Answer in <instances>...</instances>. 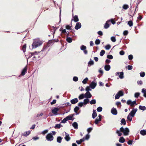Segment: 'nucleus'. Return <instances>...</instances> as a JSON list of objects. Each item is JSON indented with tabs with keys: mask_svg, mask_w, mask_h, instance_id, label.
<instances>
[{
	"mask_svg": "<svg viewBox=\"0 0 146 146\" xmlns=\"http://www.w3.org/2000/svg\"><path fill=\"white\" fill-rule=\"evenodd\" d=\"M121 132H122L124 136H127L129 135V130L128 127L124 128L123 127H121L119 129L116 131V133L119 136L121 137L122 135Z\"/></svg>",
	"mask_w": 146,
	"mask_h": 146,
	"instance_id": "obj_1",
	"label": "nucleus"
},
{
	"mask_svg": "<svg viewBox=\"0 0 146 146\" xmlns=\"http://www.w3.org/2000/svg\"><path fill=\"white\" fill-rule=\"evenodd\" d=\"M42 44V42L41 41L38 40H34L32 44V47L33 48H36L41 45Z\"/></svg>",
	"mask_w": 146,
	"mask_h": 146,
	"instance_id": "obj_2",
	"label": "nucleus"
},
{
	"mask_svg": "<svg viewBox=\"0 0 146 146\" xmlns=\"http://www.w3.org/2000/svg\"><path fill=\"white\" fill-rule=\"evenodd\" d=\"M52 133H48V134L46 137V140L48 141H51L53 140L54 139V137L52 135Z\"/></svg>",
	"mask_w": 146,
	"mask_h": 146,
	"instance_id": "obj_3",
	"label": "nucleus"
},
{
	"mask_svg": "<svg viewBox=\"0 0 146 146\" xmlns=\"http://www.w3.org/2000/svg\"><path fill=\"white\" fill-rule=\"evenodd\" d=\"M127 104L128 105H130L131 107H133L134 105H137L135 100L132 102L130 100H128L127 101Z\"/></svg>",
	"mask_w": 146,
	"mask_h": 146,
	"instance_id": "obj_4",
	"label": "nucleus"
},
{
	"mask_svg": "<svg viewBox=\"0 0 146 146\" xmlns=\"http://www.w3.org/2000/svg\"><path fill=\"white\" fill-rule=\"evenodd\" d=\"M137 110V108H133L132 109V110L129 113V115H130V116H131L132 117H133Z\"/></svg>",
	"mask_w": 146,
	"mask_h": 146,
	"instance_id": "obj_5",
	"label": "nucleus"
},
{
	"mask_svg": "<svg viewBox=\"0 0 146 146\" xmlns=\"http://www.w3.org/2000/svg\"><path fill=\"white\" fill-rule=\"evenodd\" d=\"M59 109L57 107L54 108L53 109L51 110V111L54 115H57V112L59 111Z\"/></svg>",
	"mask_w": 146,
	"mask_h": 146,
	"instance_id": "obj_6",
	"label": "nucleus"
},
{
	"mask_svg": "<svg viewBox=\"0 0 146 146\" xmlns=\"http://www.w3.org/2000/svg\"><path fill=\"white\" fill-rule=\"evenodd\" d=\"M97 85L96 82L94 81H92L91 84H90V87L92 89L95 88Z\"/></svg>",
	"mask_w": 146,
	"mask_h": 146,
	"instance_id": "obj_7",
	"label": "nucleus"
},
{
	"mask_svg": "<svg viewBox=\"0 0 146 146\" xmlns=\"http://www.w3.org/2000/svg\"><path fill=\"white\" fill-rule=\"evenodd\" d=\"M81 23L79 22H78L76 23L74 28L76 30H78L81 28Z\"/></svg>",
	"mask_w": 146,
	"mask_h": 146,
	"instance_id": "obj_8",
	"label": "nucleus"
},
{
	"mask_svg": "<svg viewBox=\"0 0 146 146\" xmlns=\"http://www.w3.org/2000/svg\"><path fill=\"white\" fill-rule=\"evenodd\" d=\"M84 95L85 98L88 99L91 98L92 96V95L90 92H86Z\"/></svg>",
	"mask_w": 146,
	"mask_h": 146,
	"instance_id": "obj_9",
	"label": "nucleus"
},
{
	"mask_svg": "<svg viewBox=\"0 0 146 146\" xmlns=\"http://www.w3.org/2000/svg\"><path fill=\"white\" fill-rule=\"evenodd\" d=\"M65 137H64L65 139L67 141H70V137L69 136V135L66 132H65Z\"/></svg>",
	"mask_w": 146,
	"mask_h": 146,
	"instance_id": "obj_10",
	"label": "nucleus"
},
{
	"mask_svg": "<svg viewBox=\"0 0 146 146\" xmlns=\"http://www.w3.org/2000/svg\"><path fill=\"white\" fill-rule=\"evenodd\" d=\"M78 102V99L77 98H76L72 99L70 100V102L72 104H74Z\"/></svg>",
	"mask_w": 146,
	"mask_h": 146,
	"instance_id": "obj_11",
	"label": "nucleus"
},
{
	"mask_svg": "<svg viewBox=\"0 0 146 146\" xmlns=\"http://www.w3.org/2000/svg\"><path fill=\"white\" fill-rule=\"evenodd\" d=\"M111 113L113 115H116L117 114V111L116 109L113 108L111 110Z\"/></svg>",
	"mask_w": 146,
	"mask_h": 146,
	"instance_id": "obj_12",
	"label": "nucleus"
},
{
	"mask_svg": "<svg viewBox=\"0 0 146 146\" xmlns=\"http://www.w3.org/2000/svg\"><path fill=\"white\" fill-rule=\"evenodd\" d=\"M110 26V24L109 23V21H108V20L105 23L104 26V28L105 29H107L109 28Z\"/></svg>",
	"mask_w": 146,
	"mask_h": 146,
	"instance_id": "obj_13",
	"label": "nucleus"
},
{
	"mask_svg": "<svg viewBox=\"0 0 146 146\" xmlns=\"http://www.w3.org/2000/svg\"><path fill=\"white\" fill-rule=\"evenodd\" d=\"M27 70V66L25 67L22 70L21 74L22 76H24L25 75V72H26Z\"/></svg>",
	"mask_w": 146,
	"mask_h": 146,
	"instance_id": "obj_14",
	"label": "nucleus"
},
{
	"mask_svg": "<svg viewBox=\"0 0 146 146\" xmlns=\"http://www.w3.org/2000/svg\"><path fill=\"white\" fill-rule=\"evenodd\" d=\"M97 116L96 110H93V113L92 115V117L93 119L95 118Z\"/></svg>",
	"mask_w": 146,
	"mask_h": 146,
	"instance_id": "obj_15",
	"label": "nucleus"
},
{
	"mask_svg": "<svg viewBox=\"0 0 146 146\" xmlns=\"http://www.w3.org/2000/svg\"><path fill=\"white\" fill-rule=\"evenodd\" d=\"M111 68L110 66L109 65H106L104 66V68L106 71H108Z\"/></svg>",
	"mask_w": 146,
	"mask_h": 146,
	"instance_id": "obj_16",
	"label": "nucleus"
},
{
	"mask_svg": "<svg viewBox=\"0 0 146 146\" xmlns=\"http://www.w3.org/2000/svg\"><path fill=\"white\" fill-rule=\"evenodd\" d=\"M72 125L74 129H78V124L76 122H74L72 124Z\"/></svg>",
	"mask_w": 146,
	"mask_h": 146,
	"instance_id": "obj_17",
	"label": "nucleus"
},
{
	"mask_svg": "<svg viewBox=\"0 0 146 146\" xmlns=\"http://www.w3.org/2000/svg\"><path fill=\"white\" fill-rule=\"evenodd\" d=\"M125 141V139L123 137H121L119 139V142L121 143H123Z\"/></svg>",
	"mask_w": 146,
	"mask_h": 146,
	"instance_id": "obj_18",
	"label": "nucleus"
},
{
	"mask_svg": "<svg viewBox=\"0 0 146 146\" xmlns=\"http://www.w3.org/2000/svg\"><path fill=\"white\" fill-rule=\"evenodd\" d=\"M90 100L89 99L86 98L84 100L83 102L84 105H86L89 102Z\"/></svg>",
	"mask_w": 146,
	"mask_h": 146,
	"instance_id": "obj_19",
	"label": "nucleus"
},
{
	"mask_svg": "<svg viewBox=\"0 0 146 146\" xmlns=\"http://www.w3.org/2000/svg\"><path fill=\"white\" fill-rule=\"evenodd\" d=\"M140 133L142 135H146V131L144 129L140 131Z\"/></svg>",
	"mask_w": 146,
	"mask_h": 146,
	"instance_id": "obj_20",
	"label": "nucleus"
},
{
	"mask_svg": "<svg viewBox=\"0 0 146 146\" xmlns=\"http://www.w3.org/2000/svg\"><path fill=\"white\" fill-rule=\"evenodd\" d=\"M79 110V108L78 107L76 106L75 107L74 109V112L76 113V115H78V113H77V111Z\"/></svg>",
	"mask_w": 146,
	"mask_h": 146,
	"instance_id": "obj_21",
	"label": "nucleus"
},
{
	"mask_svg": "<svg viewBox=\"0 0 146 146\" xmlns=\"http://www.w3.org/2000/svg\"><path fill=\"white\" fill-rule=\"evenodd\" d=\"M139 109L145 111L146 110V107L144 106L140 105L139 107Z\"/></svg>",
	"mask_w": 146,
	"mask_h": 146,
	"instance_id": "obj_22",
	"label": "nucleus"
},
{
	"mask_svg": "<svg viewBox=\"0 0 146 146\" xmlns=\"http://www.w3.org/2000/svg\"><path fill=\"white\" fill-rule=\"evenodd\" d=\"M62 138L60 136H58L57 138V142L58 143H60L61 142L62 140Z\"/></svg>",
	"mask_w": 146,
	"mask_h": 146,
	"instance_id": "obj_23",
	"label": "nucleus"
},
{
	"mask_svg": "<svg viewBox=\"0 0 146 146\" xmlns=\"http://www.w3.org/2000/svg\"><path fill=\"white\" fill-rule=\"evenodd\" d=\"M94 63V62L93 60H92L91 59H90V61L88 62V66H90L91 65H93Z\"/></svg>",
	"mask_w": 146,
	"mask_h": 146,
	"instance_id": "obj_24",
	"label": "nucleus"
},
{
	"mask_svg": "<svg viewBox=\"0 0 146 146\" xmlns=\"http://www.w3.org/2000/svg\"><path fill=\"white\" fill-rule=\"evenodd\" d=\"M120 74L119 75V77L121 79H123L124 77V76H123L124 73L123 72H119Z\"/></svg>",
	"mask_w": 146,
	"mask_h": 146,
	"instance_id": "obj_25",
	"label": "nucleus"
},
{
	"mask_svg": "<svg viewBox=\"0 0 146 146\" xmlns=\"http://www.w3.org/2000/svg\"><path fill=\"white\" fill-rule=\"evenodd\" d=\"M74 21L75 22H76L79 21V19L77 15H75L73 17Z\"/></svg>",
	"mask_w": 146,
	"mask_h": 146,
	"instance_id": "obj_26",
	"label": "nucleus"
},
{
	"mask_svg": "<svg viewBox=\"0 0 146 146\" xmlns=\"http://www.w3.org/2000/svg\"><path fill=\"white\" fill-rule=\"evenodd\" d=\"M85 98L84 94H82L78 96V98L80 100L82 99Z\"/></svg>",
	"mask_w": 146,
	"mask_h": 146,
	"instance_id": "obj_27",
	"label": "nucleus"
},
{
	"mask_svg": "<svg viewBox=\"0 0 146 146\" xmlns=\"http://www.w3.org/2000/svg\"><path fill=\"white\" fill-rule=\"evenodd\" d=\"M66 40L69 43H71L72 41V38L69 37H66Z\"/></svg>",
	"mask_w": 146,
	"mask_h": 146,
	"instance_id": "obj_28",
	"label": "nucleus"
},
{
	"mask_svg": "<svg viewBox=\"0 0 146 146\" xmlns=\"http://www.w3.org/2000/svg\"><path fill=\"white\" fill-rule=\"evenodd\" d=\"M90 103L91 105L95 104L96 103V100L95 99H92L90 102Z\"/></svg>",
	"mask_w": 146,
	"mask_h": 146,
	"instance_id": "obj_29",
	"label": "nucleus"
},
{
	"mask_svg": "<svg viewBox=\"0 0 146 146\" xmlns=\"http://www.w3.org/2000/svg\"><path fill=\"white\" fill-rule=\"evenodd\" d=\"M40 52L35 51L34 52H31L30 54H31V56L34 55H37Z\"/></svg>",
	"mask_w": 146,
	"mask_h": 146,
	"instance_id": "obj_30",
	"label": "nucleus"
},
{
	"mask_svg": "<svg viewBox=\"0 0 146 146\" xmlns=\"http://www.w3.org/2000/svg\"><path fill=\"white\" fill-rule=\"evenodd\" d=\"M121 124H123L124 125H125L126 124V122L125 120V119L124 118H122L121 121Z\"/></svg>",
	"mask_w": 146,
	"mask_h": 146,
	"instance_id": "obj_31",
	"label": "nucleus"
},
{
	"mask_svg": "<svg viewBox=\"0 0 146 146\" xmlns=\"http://www.w3.org/2000/svg\"><path fill=\"white\" fill-rule=\"evenodd\" d=\"M119 93H118V92H117V94L115 96V99L116 100V99H118L119 98L120 96H123V94L121 95H119Z\"/></svg>",
	"mask_w": 146,
	"mask_h": 146,
	"instance_id": "obj_32",
	"label": "nucleus"
},
{
	"mask_svg": "<svg viewBox=\"0 0 146 146\" xmlns=\"http://www.w3.org/2000/svg\"><path fill=\"white\" fill-rule=\"evenodd\" d=\"M101 121L100 119L98 118V117L96 118L95 120V123L96 124H97L100 121Z\"/></svg>",
	"mask_w": 146,
	"mask_h": 146,
	"instance_id": "obj_33",
	"label": "nucleus"
},
{
	"mask_svg": "<svg viewBox=\"0 0 146 146\" xmlns=\"http://www.w3.org/2000/svg\"><path fill=\"white\" fill-rule=\"evenodd\" d=\"M26 44H25L23 45L22 48V50L24 53H25L26 51Z\"/></svg>",
	"mask_w": 146,
	"mask_h": 146,
	"instance_id": "obj_34",
	"label": "nucleus"
},
{
	"mask_svg": "<svg viewBox=\"0 0 146 146\" xmlns=\"http://www.w3.org/2000/svg\"><path fill=\"white\" fill-rule=\"evenodd\" d=\"M88 78L86 77L82 81V83L85 84L87 83V82L88 80Z\"/></svg>",
	"mask_w": 146,
	"mask_h": 146,
	"instance_id": "obj_35",
	"label": "nucleus"
},
{
	"mask_svg": "<svg viewBox=\"0 0 146 146\" xmlns=\"http://www.w3.org/2000/svg\"><path fill=\"white\" fill-rule=\"evenodd\" d=\"M105 53V51L104 50H102L100 53V55L102 56H103Z\"/></svg>",
	"mask_w": 146,
	"mask_h": 146,
	"instance_id": "obj_36",
	"label": "nucleus"
},
{
	"mask_svg": "<svg viewBox=\"0 0 146 146\" xmlns=\"http://www.w3.org/2000/svg\"><path fill=\"white\" fill-rule=\"evenodd\" d=\"M102 108L100 106L98 107L97 109V110L98 112H100L102 111Z\"/></svg>",
	"mask_w": 146,
	"mask_h": 146,
	"instance_id": "obj_37",
	"label": "nucleus"
},
{
	"mask_svg": "<svg viewBox=\"0 0 146 146\" xmlns=\"http://www.w3.org/2000/svg\"><path fill=\"white\" fill-rule=\"evenodd\" d=\"M30 133V131H26L23 134V135L24 136L27 137L28 135H29V134Z\"/></svg>",
	"mask_w": 146,
	"mask_h": 146,
	"instance_id": "obj_38",
	"label": "nucleus"
},
{
	"mask_svg": "<svg viewBox=\"0 0 146 146\" xmlns=\"http://www.w3.org/2000/svg\"><path fill=\"white\" fill-rule=\"evenodd\" d=\"M127 24L129 26V27H131L133 25V23L132 21H129L128 22Z\"/></svg>",
	"mask_w": 146,
	"mask_h": 146,
	"instance_id": "obj_39",
	"label": "nucleus"
},
{
	"mask_svg": "<svg viewBox=\"0 0 146 146\" xmlns=\"http://www.w3.org/2000/svg\"><path fill=\"white\" fill-rule=\"evenodd\" d=\"M100 42V41L99 39H97L95 41V44L97 45L99 44Z\"/></svg>",
	"mask_w": 146,
	"mask_h": 146,
	"instance_id": "obj_40",
	"label": "nucleus"
},
{
	"mask_svg": "<svg viewBox=\"0 0 146 146\" xmlns=\"http://www.w3.org/2000/svg\"><path fill=\"white\" fill-rule=\"evenodd\" d=\"M86 48V46L82 45L80 47V49L82 50H85Z\"/></svg>",
	"mask_w": 146,
	"mask_h": 146,
	"instance_id": "obj_41",
	"label": "nucleus"
},
{
	"mask_svg": "<svg viewBox=\"0 0 146 146\" xmlns=\"http://www.w3.org/2000/svg\"><path fill=\"white\" fill-rule=\"evenodd\" d=\"M129 7V6L128 5L126 4H124L123 5V8L125 10L127 9Z\"/></svg>",
	"mask_w": 146,
	"mask_h": 146,
	"instance_id": "obj_42",
	"label": "nucleus"
},
{
	"mask_svg": "<svg viewBox=\"0 0 146 146\" xmlns=\"http://www.w3.org/2000/svg\"><path fill=\"white\" fill-rule=\"evenodd\" d=\"M111 45L109 44H108L106 45L105 46V48L106 50H109L110 49V48H111Z\"/></svg>",
	"mask_w": 146,
	"mask_h": 146,
	"instance_id": "obj_43",
	"label": "nucleus"
},
{
	"mask_svg": "<svg viewBox=\"0 0 146 146\" xmlns=\"http://www.w3.org/2000/svg\"><path fill=\"white\" fill-rule=\"evenodd\" d=\"M131 117H132L130 115H129V114L127 117V119L130 121H132V118Z\"/></svg>",
	"mask_w": 146,
	"mask_h": 146,
	"instance_id": "obj_44",
	"label": "nucleus"
},
{
	"mask_svg": "<svg viewBox=\"0 0 146 146\" xmlns=\"http://www.w3.org/2000/svg\"><path fill=\"white\" fill-rule=\"evenodd\" d=\"M108 21L111 22L112 24L114 25L115 23V22L113 20V19H111L108 20Z\"/></svg>",
	"mask_w": 146,
	"mask_h": 146,
	"instance_id": "obj_45",
	"label": "nucleus"
},
{
	"mask_svg": "<svg viewBox=\"0 0 146 146\" xmlns=\"http://www.w3.org/2000/svg\"><path fill=\"white\" fill-rule=\"evenodd\" d=\"M140 94V93L139 92H136L135 94L134 97L135 98H137L139 97Z\"/></svg>",
	"mask_w": 146,
	"mask_h": 146,
	"instance_id": "obj_46",
	"label": "nucleus"
},
{
	"mask_svg": "<svg viewBox=\"0 0 146 146\" xmlns=\"http://www.w3.org/2000/svg\"><path fill=\"white\" fill-rule=\"evenodd\" d=\"M111 40L113 42H115L116 41V39L115 36H112L111 38Z\"/></svg>",
	"mask_w": 146,
	"mask_h": 146,
	"instance_id": "obj_47",
	"label": "nucleus"
},
{
	"mask_svg": "<svg viewBox=\"0 0 146 146\" xmlns=\"http://www.w3.org/2000/svg\"><path fill=\"white\" fill-rule=\"evenodd\" d=\"M66 117L67 121L69 120H72V117L71 116V115H68Z\"/></svg>",
	"mask_w": 146,
	"mask_h": 146,
	"instance_id": "obj_48",
	"label": "nucleus"
},
{
	"mask_svg": "<svg viewBox=\"0 0 146 146\" xmlns=\"http://www.w3.org/2000/svg\"><path fill=\"white\" fill-rule=\"evenodd\" d=\"M90 88V86H87L86 87L85 90L87 92H89V91L91 90V89Z\"/></svg>",
	"mask_w": 146,
	"mask_h": 146,
	"instance_id": "obj_49",
	"label": "nucleus"
},
{
	"mask_svg": "<svg viewBox=\"0 0 146 146\" xmlns=\"http://www.w3.org/2000/svg\"><path fill=\"white\" fill-rule=\"evenodd\" d=\"M84 105L83 102H81L78 103V106L80 107H82Z\"/></svg>",
	"mask_w": 146,
	"mask_h": 146,
	"instance_id": "obj_50",
	"label": "nucleus"
},
{
	"mask_svg": "<svg viewBox=\"0 0 146 146\" xmlns=\"http://www.w3.org/2000/svg\"><path fill=\"white\" fill-rule=\"evenodd\" d=\"M107 58L110 59H112L113 58V56L111 55H108L107 56Z\"/></svg>",
	"mask_w": 146,
	"mask_h": 146,
	"instance_id": "obj_51",
	"label": "nucleus"
},
{
	"mask_svg": "<svg viewBox=\"0 0 146 146\" xmlns=\"http://www.w3.org/2000/svg\"><path fill=\"white\" fill-rule=\"evenodd\" d=\"M67 121L66 117L64 118L62 120L60 123H65Z\"/></svg>",
	"mask_w": 146,
	"mask_h": 146,
	"instance_id": "obj_52",
	"label": "nucleus"
},
{
	"mask_svg": "<svg viewBox=\"0 0 146 146\" xmlns=\"http://www.w3.org/2000/svg\"><path fill=\"white\" fill-rule=\"evenodd\" d=\"M48 129H45L44 131H42L41 132V133L42 134L44 135L48 132Z\"/></svg>",
	"mask_w": 146,
	"mask_h": 146,
	"instance_id": "obj_53",
	"label": "nucleus"
},
{
	"mask_svg": "<svg viewBox=\"0 0 146 146\" xmlns=\"http://www.w3.org/2000/svg\"><path fill=\"white\" fill-rule=\"evenodd\" d=\"M145 73L144 72H141L140 73V75L141 77H143L145 76Z\"/></svg>",
	"mask_w": 146,
	"mask_h": 146,
	"instance_id": "obj_54",
	"label": "nucleus"
},
{
	"mask_svg": "<svg viewBox=\"0 0 146 146\" xmlns=\"http://www.w3.org/2000/svg\"><path fill=\"white\" fill-rule=\"evenodd\" d=\"M73 80L75 82H76L78 80V78L77 76H74L73 78Z\"/></svg>",
	"mask_w": 146,
	"mask_h": 146,
	"instance_id": "obj_55",
	"label": "nucleus"
},
{
	"mask_svg": "<svg viewBox=\"0 0 146 146\" xmlns=\"http://www.w3.org/2000/svg\"><path fill=\"white\" fill-rule=\"evenodd\" d=\"M39 139V137L37 136H36L35 137H34L32 139H33L34 141H36Z\"/></svg>",
	"mask_w": 146,
	"mask_h": 146,
	"instance_id": "obj_56",
	"label": "nucleus"
},
{
	"mask_svg": "<svg viewBox=\"0 0 146 146\" xmlns=\"http://www.w3.org/2000/svg\"><path fill=\"white\" fill-rule=\"evenodd\" d=\"M92 129H93L92 127H90L87 129V131L88 132V133H89L91 131Z\"/></svg>",
	"mask_w": 146,
	"mask_h": 146,
	"instance_id": "obj_57",
	"label": "nucleus"
},
{
	"mask_svg": "<svg viewBox=\"0 0 146 146\" xmlns=\"http://www.w3.org/2000/svg\"><path fill=\"white\" fill-rule=\"evenodd\" d=\"M128 32L127 30H125L123 32V35L124 36L127 35L128 34Z\"/></svg>",
	"mask_w": 146,
	"mask_h": 146,
	"instance_id": "obj_58",
	"label": "nucleus"
},
{
	"mask_svg": "<svg viewBox=\"0 0 146 146\" xmlns=\"http://www.w3.org/2000/svg\"><path fill=\"white\" fill-rule=\"evenodd\" d=\"M133 58V56L132 54L129 55L128 56V59L130 60H132Z\"/></svg>",
	"mask_w": 146,
	"mask_h": 146,
	"instance_id": "obj_59",
	"label": "nucleus"
},
{
	"mask_svg": "<svg viewBox=\"0 0 146 146\" xmlns=\"http://www.w3.org/2000/svg\"><path fill=\"white\" fill-rule=\"evenodd\" d=\"M90 137V135L88 133L86 135L85 139L88 140L89 139Z\"/></svg>",
	"mask_w": 146,
	"mask_h": 146,
	"instance_id": "obj_60",
	"label": "nucleus"
},
{
	"mask_svg": "<svg viewBox=\"0 0 146 146\" xmlns=\"http://www.w3.org/2000/svg\"><path fill=\"white\" fill-rule=\"evenodd\" d=\"M54 127L55 129H59L60 127L59 126V124H56V125L54 126Z\"/></svg>",
	"mask_w": 146,
	"mask_h": 146,
	"instance_id": "obj_61",
	"label": "nucleus"
},
{
	"mask_svg": "<svg viewBox=\"0 0 146 146\" xmlns=\"http://www.w3.org/2000/svg\"><path fill=\"white\" fill-rule=\"evenodd\" d=\"M133 68V66H132L129 65L127 66V69L128 70H131Z\"/></svg>",
	"mask_w": 146,
	"mask_h": 146,
	"instance_id": "obj_62",
	"label": "nucleus"
},
{
	"mask_svg": "<svg viewBox=\"0 0 146 146\" xmlns=\"http://www.w3.org/2000/svg\"><path fill=\"white\" fill-rule=\"evenodd\" d=\"M71 26H70L69 25H67L66 26V28L67 30H70L71 29Z\"/></svg>",
	"mask_w": 146,
	"mask_h": 146,
	"instance_id": "obj_63",
	"label": "nucleus"
},
{
	"mask_svg": "<svg viewBox=\"0 0 146 146\" xmlns=\"http://www.w3.org/2000/svg\"><path fill=\"white\" fill-rule=\"evenodd\" d=\"M133 141V140H129L127 142V144L129 145H131L132 144Z\"/></svg>",
	"mask_w": 146,
	"mask_h": 146,
	"instance_id": "obj_64",
	"label": "nucleus"
}]
</instances>
